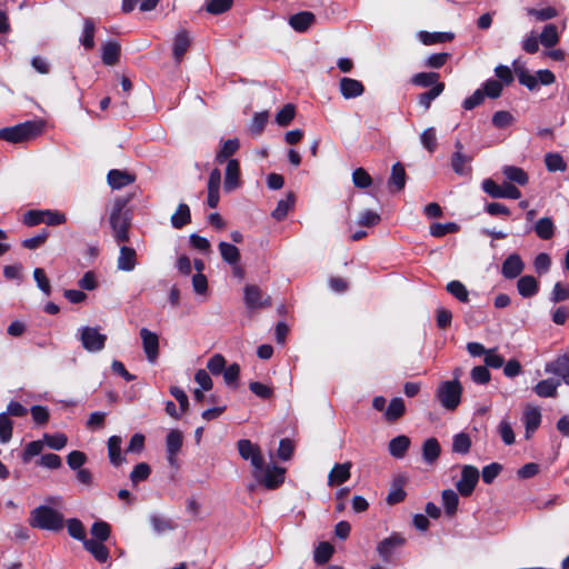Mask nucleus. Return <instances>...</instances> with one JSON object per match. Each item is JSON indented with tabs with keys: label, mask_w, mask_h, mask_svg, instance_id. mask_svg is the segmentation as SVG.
Segmentation results:
<instances>
[{
	"label": "nucleus",
	"mask_w": 569,
	"mask_h": 569,
	"mask_svg": "<svg viewBox=\"0 0 569 569\" xmlns=\"http://www.w3.org/2000/svg\"><path fill=\"white\" fill-rule=\"evenodd\" d=\"M29 522L33 528L57 532L63 528V516L49 506H39L31 511Z\"/></svg>",
	"instance_id": "1"
},
{
	"label": "nucleus",
	"mask_w": 569,
	"mask_h": 569,
	"mask_svg": "<svg viewBox=\"0 0 569 569\" xmlns=\"http://www.w3.org/2000/svg\"><path fill=\"white\" fill-rule=\"evenodd\" d=\"M121 438L119 436H111L108 439V455L110 462L113 466H119L122 461H127V456L142 450V433H136L127 449L124 450V457L121 458Z\"/></svg>",
	"instance_id": "2"
},
{
	"label": "nucleus",
	"mask_w": 569,
	"mask_h": 569,
	"mask_svg": "<svg viewBox=\"0 0 569 569\" xmlns=\"http://www.w3.org/2000/svg\"><path fill=\"white\" fill-rule=\"evenodd\" d=\"M284 468L276 465H264V460L252 469L253 478L267 489L278 488L284 480Z\"/></svg>",
	"instance_id": "3"
},
{
	"label": "nucleus",
	"mask_w": 569,
	"mask_h": 569,
	"mask_svg": "<svg viewBox=\"0 0 569 569\" xmlns=\"http://www.w3.org/2000/svg\"><path fill=\"white\" fill-rule=\"evenodd\" d=\"M124 208L126 201L119 199L114 202L110 213V226L118 242H124L128 239L129 217Z\"/></svg>",
	"instance_id": "4"
},
{
	"label": "nucleus",
	"mask_w": 569,
	"mask_h": 569,
	"mask_svg": "<svg viewBox=\"0 0 569 569\" xmlns=\"http://www.w3.org/2000/svg\"><path fill=\"white\" fill-rule=\"evenodd\" d=\"M461 392L458 380L443 381L438 386L436 396L443 408L455 410L460 403Z\"/></svg>",
	"instance_id": "5"
},
{
	"label": "nucleus",
	"mask_w": 569,
	"mask_h": 569,
	"mask_svg": "<svg viewBox=\"0 0 569 569\" xmlns=\"http://www.w3.org/2000/svg\"><path fill=\"white\" fill-rule=\"evenodd\" d=\"M43 123L41 121H26L9 127L8 142L20 143L36 138L41 133Z\"/></svg>",
	"instance_id": "6"
},
{
	"label": "nucleus",
	"mask_w": 569,
	"mask_h": 569,
	"mask_svg": "<svg viewBox=\"0 0 569 569\" xmlns=\"http://www.w3.org/2000/svg\"><path fill=\"white\" fill-rule=\"evenodd\" d=\"M79 333L81 345L87 351L99 352L104 348L107 336L101 333L97 327H81Z\"/></svg>",
	"instance_id": "7"
},
{
	"label": "nucleus",
	"mask_w": 569,
	"mask_h": 569,
	"mask_svg": "<svg viewBox=\"0 0 569 569\" xmlns=\"http://www.w3.org/2000/svg\"><path fill=\"white\" fill-rule=\"evenodd\" d=\"M482 190L496 199H519L520 190L510 182L497 184L492 179H485L481 183Z\"/></svg>",
	"instance_id": "8"
},
{
	"label": "nucleus",
	"mask_w": 569,
	"mask_h": 569,
	"mask_svg": "<svg viewBox=\"0 0 569 569\" xmlns=\"http://www.w3.org/2000/svg\"><path fill=\"white\" fill-rule=\"evenodd\" d=\"M479 470L476 467L465 465L461 468V478L456 483L458 492L462 497H469L479 481Z\"/></svg>",
	"instance_id": "9"
},
{
	"label": "nucleus",
	"mask_w": 569,
	"mask_h": 569,
	"mask_svg": "<svg viewBox=\"0 0 569 569\" xmlns=\"http://www.w3.org/2000/svg\"><path fill=\"white\" fill-rule=\"evenodd\" d=\"M406 539L399 533H392L391 536L381 540L377 546V552L383 561H389L395 551L402 547Z\"/></svg>",
	"instance_id": "10"
},
{
	"label": "nucleus",
	"mask_w": 569,
	"mask_h": 569,
	"mask_svg": "<svg viewBox=\"0 0 569 569\" xmlns=\"http://www.w3.org/2000/svg\"><path fill=\"white\" fill-rule=\"evenodd\" d=\"M239 455L242 459L249 460L252 469L258 467V465L262 463L263 457L261 455V450L259 446L252 443L248 439H241L237 442Z\"/></svg>",
	"instance_id": "11"
},
{
	"label": "nucleus",
	"mask_w": 569,
	"mask_h": 569,
	"mask_svg": "<svg viewBox=\"0 0 569 569\" xmlns=\"http://www.w3.org/2000/svg\"><path fill=\"white\" fill-rule=\"evenodd\" d=\"M244 303L249 309H258L271 305L270 297H263L258 286L247 284L244 287Z\"/></svg>",
	"instance_id": "12"
},
{
	"label": "nucleus",
	"mask_w": 569,
	"mask_h": 569,
	"mask_svg": "<svg viewBox=\"0 0 569 569\" xmlns=\"http://www.w3.org/2000/svg\"><path fill=\"white\" fill-rule=\"evenodd\" d=\"M546 373H551L560 378L566 385L569 386V356L562 355L557 359L548 362L545 367Z\"/></svg>",
	"instance_id": "13"
},
{
	"label": "nucleus",
	"mask_w": 569,
	"mask_h": 569,
	"mask_svg": "<svg viewBox=\"0 0 569 569\" xmlns=\"http://www.w3.org/2000/svg\"><path fill=\"white\" fill-rule=\"evenodd\" d=\"M525 263L518 253H512L506 258L501 266V273L506 279H515L521 274Z\"/></svg>",
	"instance_id": "14"
},
{
	"label": "nucleus",
	"mask_w": 569,
	"mask_h": 569,
	"mask_svg": "<svg viewBox=\"0 0 569 569\" xmlns=\"http://www.w3.org/2000/svg\"><path fill=\"white\" fill-rule=\"evenodd\" d=\"M339 90L345 99H353L363 94L365 87L357 79L343 77L339 81Z\"/></svg>",
	"instance_id": "15"
},
{
	"label": "nucleus",
	"mask_w": 569,
	"mask_h": 569,
	"mask_svg": "<svg viewBox=\"0 0 569 569\" xmlns=\"http://www.w3.org/2000/svg\"><path fill=\"white\" fill-rule=\"evenodd\" d=\"M149 521L156 536L166 535L177 528V523L172 519L160 513H151Z\"/></svg>",
	"instance_id": "16"
},
{
	"label": "nucleus",
	"mask_w": 569,
	"mask_h": 569,
	"mask_svg": "<svg viewBox=\"0 0 569 569\" xmlns=\"http://www.w3.org/2000/svg\"><path fill=\"white\" fill-rule=\"evenodd\" d=\"M144 357L151 365H156L159 358V337L148 329H144Z\"/></svg>",
	"instance_id": "17"
},
{
	"label": "nucleus",
	"mask_w": 569,
	"mask_h": 569,
	"mask_svg": "<svg viewBox=\"0 0 569 569\" xmlns=\"http://www.w3.org/2000/svg\"><path fill=\"white\" fill-rule=\"evenodd\" d=\"M239 176H240V166L239 161L236 159H230L227 162L226 172H224V190L230 192L238 188L239 186Z\"/></svg>",
	"instance_id": "18"
},
{
	"label": "nucleus",
	"mask_w": 569,
	"mask_h": 569,
	"mask_svg": "<svg viewBox=\"0 0 569 569\" xmlns=\"http://www.w3.org/2000/svg\"><path fill=\"white\" fill-rule=\"evenodd\" d=\"M316 17L310 11H302L289 18L290 27L297 32H306L313 23Z\"/></svg>",
	"instance_id": "19"
},
{
	"label": "nucleus",
	"mask_w": 569,
	"mask_h": 569,
	"mask_svg": "<svg viewBox=\"0 0 569 569\" xmlns=\"http://www.w3.org/2000/svg\"><path fill=\"white\" fill-rule=\"evenodd\" d=\"M541 422V412L538 407L528 406L523 412V423L526 428V437L529 438L535 432Z\"/></svg>",
	"instance_id": "20"
},
{
	"label": "nucleus",
	"mask_w": 569,
	"mask_h": 569,
	"mask_svg": "<svg viewBox=\"0 0 569 569\" xmlns=\"http://www.w3.org/2000/svg\"><path fill=\"white\" fill-rule=\"evenodd\" d=\"M351 462L336 463L328 476V485L335 486L346 482L350 478Z\"/></svg>",
	"instance_id": "21"
},
{
	"label": "nucleus",
	"mask_w": 569,
	"mask_h": 569,
	"mask_svg": "<svg viewBox=\"0 0 569 569\" xmlns=\"http://www.w3.org/2000/svg\"><path fill=\"white\" fill-rule=\"evenodd\" d=\"M560 383V379H543L535 386L533 391L536 392L537 396L541 398H553L557 396V390Z\"/></svg>",
	"instance_id": "22"
},
{
	"label": "nucleus",
	"mask_w": 569,
	"mask_h": 569,
	"mask_svg": "<svg viewBox=\"0 0 569 569\" xmlns=\"http://www.w3.org/2000/svg\"><path fill=\"white\" fill-rule=\"evenodd\" d=\"M182 446V433L178 430H171L167 436L168 461L171 466L176 465V456Z\"/></svg>",
	"instance_id": "23"
},
{
	"label": "nucleus",
	"mask_w": 569,
	"mask_h": 569,
	"mask_svg": "<svg viewBox=\"0 0 569 569\" xmlns=\"http://www.w3.org/2000/svg\"><path fill=\"white\" fill-rule=\"evenodd\" d=\"M107 180L112 189H121L134 181V178L126 171L112 169L108 172Z\"/></svg>",
	"instance_id": "24"
},
{
	"label": "nucleus",
	"mask_w": 569,
	"mask_h": 569,
	"mask_svg": "<svg viewBox=\"0 0 569 569\" xmlns=\"http://www.w3.org/2000/svg\"><path fill=\"white\" fill-rule=\"evenodd\" d=\"M101 59L106 66H114L120 59V46L116 41H109L102 46Z\"/></svg>",
	"instance_id": "25"
},
{
	"label": "nucleus",
	"mask_w": 569,
	"mask_h": 569,
	"mask_svg": "<svg viewBox=\"0 0 569 569\" xmlns=\"http://www.w3.org/2000/svg\"><path fill=\"white\" fill-rule=\"evenodd\" d=\"M441 452L440 445L436 438L427 439L422 445V458L426 463H435Z\"/></svg>",
	"instance_id": "26"
},
{
	"label": "nucleus",
	"mask_w": 569,
	"mask_h": 569,
	"mask_svg": "<svg viewBox=\"0 0 569 569\" xmlns=\"http://www.w3.org/2000/svg\"><path fill=\"white\" fill-rule=\"evenodd\" d=\"M410 447V439L405 435L397 436L389 442V453L397 459L405 457Z\"/></svg>",
	"instance_id": "27"
},
{
	"label": "nucleus",
	"mask_w": 569,
	"mask_h": 569,
	"mask_svg": "<svg viewBox=\"0 0 569 569\" xmlns=\"http://www.w3.org/2000/svg\"><path fill=\"white\" fill-rule=\"evenodd\" d=\"M517 289L520 296L523 298H530L537 295L539 284L532 276H523L519 278Z\"/></svg>",
	"instance_id": "28"
},
{
	"label": "nucleus",
	"mask_w": 569,
	"mask_h": 569,
	"mask_svg": "<svg viewBox=\"0 0 569 569\" xmlns=\"http://www.w3.org/2000/svg\"><path fill=\"white\" fill-rule=\"evenodd\" d=\"M83 547L99 562H106L109 558L108 548L100 541H97L94 539H88L84 540Z\"/></svg>",
	"instance_id": "29"
},
{
	"label": "nucleus",
	"mask_w": 569,
	"mask_h": 569,
	"mask_svg": "<svg viewBox=\"0 0 569 569\" xmlns=\"http://www.w3.org/2000/svg\"><path fill=\"white\" fill-rule=\"evenodd\" d=\"M171 224L176 229H181L191 221L190 208L187 203H179L177 210L170 218Z\"/></svg>",
	"instance_id": "30"
},
{
	"label": "nucleus",
	"mask_w": 569,
	"mask_h": 569,
	"mask_svg": "<svg viewBox=\"0 0 569 569\" xmlns=\"http://www.w3.org/2000/svg\"><path fill=\"white\" fill-rule=\"evenodd\" d=\"M389 187L395 191H401L406 186V171L400 162H397L391 168V176L389 178Z\"/></svg>",
	"instance_id": "31"
},
{
	"label": "nucleus",
	"mask_w": 569,
	"mask_h": 569,
	"mask_svg": "<svg viewBox=\"0 0 569 569\" xmlns=\"http://www.w3.org/2000/svg\"><path fill=\"white\" fill-rule=\"evenodd\" d=\"M470 161L471 158L465 153L453 152L451 157L452 170L459 176H467L471 172V167L469 166Z\"/></svg>",
	"instance_id": "32"
},
{
	"label": "nucleus",
	"mask_w": 569,
	"mask_h": 569,
	"mask_svg": "<svg viewBox=\"0 0 569 569\" xmlns=\"http://www.w3.org/2000/svg\"><path fill=\"white\" fill-rule=\"evenodd\" d=\"M218 247L223 261L231 266H237L239 263L240 251L234 244L221 241Z\"/></svg>",
	"instance_id": "33"
},
{
	"label": "nucleus",
	"mask_w": 569,
	"mask_h": 569,
	"mask_svg": "<svg viewBox=\"0 0 569 569\" xmlns=\"http://www.w3.org/2000/svg\"><path fill=\"white\" fill-rule=\"evenodd\" d=\"M136 251L126 246L121 247L118 258V268L123 271H131L136 267Z\"/></svg>",
	"instance_id": "34"
},
{
	"label": "nucleus",
	"mask_w": 569,
	"mask_h": 569,
	"mask_svg": "<svg viewBox=\"0 0 569 569\" xmlns=\"http://www.w3.org/2000/svg\"><path fill=\"white\" fill-rule=\"evenodd\" d=\"M406 411L405 401L402 398H392L385 411V418L388 421H396L403 416Z\"/></svg>",
	"instance_id": "35"
},
{
	"label": "nucleus",
	"mask_w": 569,
	"mask_h": 569,
	"mask_svg": "<svg viewBox=\"0 0 569 569\" xmlns=\"http://www.w3.org/2000/svg\"><path fill=\"white\" fill-rule=\"evenodd\" d=\"M190 46V38L186 31H180L173 41V57L177 62H180Z\"/></svg>",
	"instance_id": "36"
},
{
	"label": "nucleus",
	"mask_w": 569,
	"mask_h": 569,
	"mask_svg": "<svg viewBox=\"0 0 569 569\" xmlns=\"http://www.w3.org/2000/svg\"><path fill=\"white\" fill-rule=\"evenodd\" d=\"M239 147L240 142L237 138L223 141L216 154V161L219 163L224 162L229 157L233 156L238 151Z\"/></svg>",
	"instance_id": "37"
},
{
	"label": "nucleus",
	"mask_w": 569,
	"mask_h": 569,
	"mask_svg": "<svg viewBox=\"0 0 569 569\" xmlns=\"http://www.w3.org/2000/svg\"><path fill=\"white\" fill-rule=\"evenodd\" d=\"M439 73L437 72H419V73H416L411 77V83L417 86V87H420V88H428V87H433L436 86L437 83H441L439 81Z\"/></svg>",
	"instance_id": "38"
},
{
	"label": "nucleus",
	"mask_w": 569,
	"mask_h": 569,
	"mask_svg": "<svg viewBox=\"0 0 569 569\" xmlns=\"http://www.w3.org/2000/svg\"><path fill=\"white\" fill-rule=\"evenodd\" d=\"M420 41L426 46H431L435 43H442L453 39V34L450 32H428L420 31L419 33Z\"/></svg>",
	"instance_id": "39"
},
{
	"label": "nucleus",
	"mask_w": 569,
	"mask_h": 569,
	"mask_svg": "<svg viewBox=\"0 0 569 569\" xmlns=\"http://www.w3.org/2000/svg\"><path fill=\"white\" fill-rule=\"evenodd\" d=\"M442 506L448 516H453L457 512L459 505L458 493L452 489H446L441 493Z\"/></svg>",
	"instance_id": "40"
},
{
	"label": "nucleus",
	"mask_w": 569,
	"mask_h": 569,
	"mask_svg": "<svg viewBox=\"0 0 569 569\" xmlns=\"http://www.w3.org/2000/svg\"><path fill=\"white\" fill-rule=\"evenodd\" d=\"M535 231L543 240H549L555 234V224L551 218L545 217L536 222Z\"/></svg>",
	"instance_id": "41"
},
{
	"label": "nucleus",
	"mask_w": 569,
	"mask_h": 569,
	"mask_svg": "<svg viewBox=\"0 0 569 569\" xmlns=\"http://www.w3.org/2000/svg\"><path fill=\"white\" fill-rule=\"evenodd\" d=\"M445 90V83H437L430 90L422 92L418 97V102L425 110H428L431 102L438 98Z\"/></svg>",
	"instance_id": "42"
},
{
	"label": "nucleus",
	"mask_w": 569,
	"mask_h": 569,
	"mask_svg": "<svg viewBox=\"0 0 569 569\" xmlns=\"http://www.w3.org/2000/svg\"><path fill=\"white\" fill-rule=\"evenodd\" d=\"M293 203L295 196L293 193L290 192L288 193L286 199H281L278 201L277 207L272 211L271 216L278 221L283 220L287 217L289 210L293 207Z\"/></svg>",
	"instance_id": "43"
},
{
	"label": "nucleus",
	"mask_w": 569,
	"mask_h": 569,
	"mask_svg": "<svg viewBox=\"0 0 569 569\" xmlns=\"http://www.w3.org/2000/svg\"><path fill=\"white\" fill-rule=\"evenodd\" d=\"M502 173L509 181L516 182L520 186H525L528 182V174L519 167L506 166L502 169Z\"/></svg>",
	"instance_id": "44"
},
{
	"label": "nucleus",
	"mask_w": 569,
	"mask_h": 569,
	"mask_svg": "<svg viewBox=\"0 0 569 569\" xmlns=\"http://www.w3.org/2000/svg\"><path fill=\"white\" fill-rule=\"evenodd\" d=\"M539 41L547 48L555 47L559 41L557 27L552 23L545 26L539 37Z\"/></svg>",
	"instance_id": "45"
},
{
	"label": "nucleus",
	"mask_w": 569,
	"mask_h": 569,
	"mask_svg": "<svg viewBox=\"0 0 569 569\" xmlns=\"http://www.w3.org/2000/svg\"><path fill=\"white\" fill-rule=\"evenodd\" d=\"M447 291L452 295L460 302L469 301V292L466 286L459 280H452L446 286Z\"/></svg>",
	"instance_id": "46"
},
{
	"label": "nucleus",
	"mask_w": 569,
	"mask_h": 569,
	"mask_svg": "<svg viewBox=\"0 0 569 569\" xmlns=\"http://www.w3.org/2000/svg\"><path fill=\"white\" fill-rule=\"evenodd\" d=\"M80 42L87 50H91L94 47V23L89 18L84 19Z\"/></svg>",
	"instance_id": "47"
},
{
	"label": "nucleus",
	"mask_w": 569,
	"mask_h": 569,
	"mask_svg": "<svg viewBox=\"0 0 569 569\" xmlns=\"http://www.w3.org/2000/svg\"><path fill=\"white\" fill-rule=\"evenodd\" d=\"M471 448V439L465 432L457 433L452 439V451L460 455H466Z\"/></svg>",
	"instance_id": "48"
},
{
	"label": "nucleus",
	"mask_w": 569,
	"mask_h": 569,
	"mask_svg": "<svg viewBox=\"0 0 569 569\" xmlns=\"http://www.w3.org/2000/svg\"><path fill=\"white\" fill-rule=\"evenodd\" d=\"M545 164L548 171H565L567 169V164L561 154L557 152L547 153L545 157Z\"/></svg>",
	"instance_id": "49"
},
{
	"label": "nucleus",
	"mask_w": 569,
	"mask_h": 569,
	"mask_svg": "<svg viewBox=\"0 0 569 569\" xmlns=\"http://www.w3.org/2000/svg\"><path fill=\"white\" fill-rule=\"evenodd\" d=\"M67 437L64 433L57 432L53 435L44 433L43 435V443H46L49 448L54 450H61L67 445Z\"/></svg>",
	"instance_id": "50"
},
{
	"label": "nucleus",
	"mask_w": 569,
	"mask_h": 569,
	"mask_svg": "<svg viewBox=\"0 0 569 569\" xmlns=\"http://www.w3.org/2000/svg\"><path fill=\"white\" fill-rule=\"evenodd\" d=\"M516 74L520 84L527 87L529 90L538 88V79L536 74L530 73L525 68L516 69Z\"/></svg>",
	"instance_id": "51"
},
{
	"label": "nucleus",
	"mask_w": 569,
	"mask_h": 569,
	"mask_svg": "<svg viewBox=\"0 0 569 569\" xmlns=\"http://www.w3.org/2000/svg\"><path fill=\"white\" fill-rule=\"evenodd\" d=\"M68 533L79 541L84 543L86 532L82 522L79 519L72 518L67 521Z\"/></svg>",
	"instance_id": "52"
},
{
	"label": "nucleus",
	"mask_w": 569,
	"mask_h": 569,
	"mask_svg": "<svg viewBox=\"0 0 569 569\" xmlns=\"http://www.w3.org/2000/svg\"><path fill=\"white\" fill-rule=\"evenodd\" d=\"M333 547L329 542H320L315 550L313 559L317 563L323 565L331 558Z\"/></svg>",
	"instance_id": "53"
},
{
	"label": "nucleus",
	"mask_w": 569,
	"mask_h": 569,
	"mask_svg": "<svg viewBox=\"0 0 569 569\" xmlns=\"http://www.w3.org/2000/svg\"><path fill=\"white\" fill-rule=\"evenodd\" d=\"M13 423L7 413H0V442L7 443L12 438Z\"/></svg>",
	"instance_id": "54"
},
{
	"label": "nucleus",
	"mask_w": 569,
	"mask_h": 569,
	"mask_svg": "<svg viewBox=\"0 0 569 569\" xmlns=\"http://www.w3.org/2000/svg\"><path fill=\"white\" fill-rule=\"evenodd\" d=\"M296 109L295 106L288 103L283 106L278 113L276 114V121L279 126L286 127L288 126L295 118Z\"/></svg>",
	"instance_id": "55"
},
{
	"label": "nucleus",
	"mask_w": 569,
	"mask_h": 569,
	"mask_svg": "<svg viewBox=\"0 0 569 569\" xmlns=\"http://www.w3.org/2000/svg\"><path fill=\"white\" fill-rule=\"evenodd\" d=\"M43 449V441L41 440H34L29 443H27L22 455L21 459L23 463H28L33 457L41 453Z\"/></svg>",
	"instance_id": "56"
},
{
	"label": "nucleus",
	"mask_w": 569,
	"mask_h": 569,
	"mask_svg": "<svg viewBox=\"0 0 569 569\" xmlns=\"http://www.w3.org/2000/svg\"><path fill=\"white\" fill-rule=\"evenodd\" d=\"M91 535L94 540L103 542L110 536V526L104 521H96L91 527Z\"/></svg>",
	"instance_id": "57"
},
{
	"label": "nucleus",
	"mask_w": 569,
	"mask_h": 569,
	"mask_svg": "<svg viewBox=\"0 0 569 569\" xmlns=\"http://www.w3.org/2000/svg\"><path fill=\"white\" fill-rule=\"evenodd\" d=\"M457 230L458 226L455 222H436L430 226V234L437 238L443 237L447 233L456 232Z\"/></svg>",
	"instance_id": "58"
},
{
	"label": "nucleus",
	"mask_w": 569,
	"mask_h": 569,
	"mask_svg": "<svg viewBox=\"0 0 569 569\" xmlns=\"http://www.w3.org/2000/svg\"><path fill=\"white\" fill-rule=\"evenodd\" d=\"M381 218L380 214L372 210H363L360 212L358 218V224L362 227H373L377 226L380 222Z\"/></svg>",
	"instance_id": "59"
},
{
	"label": "nucleus",
	"mask_w": 569,
	"mask_h": 569,
	"mask_svg": "<svg viewBox=\"0 0 569 569\" xmlns=\"http://www.w3.org/2000/svg\"><path fill=\"white\" fill-rule=\"evenodd\" d=\"M208 370L214 375H221L226 369V359L222 355L216 353L213 355L207 362Z\"/></svg>",
	"instance_id": "60"
},
{
	"label": "nucleus",
	"mask_w": 569,
	"mask_h": 569,
	"mask_svg": "<svg viewBox=\"0 0 569 569\" xmlns=\"http://www.w3.org/2000/svg\"><path fill=\"white\" fill-rule=\"evenodd\" d=\"M352 182L357 188L363 189L372 183V179L365 169L357 168L352 172Z\"/></svg>",
	"instance_id": "61"
},
{
	"label": "nucleus",
	"mask_w": 569,
	"mask_h": 569,
	"mask_svg": "<svg viewBox=\"0 0 569 569\" xmlns=\"http://www.w3.org/2000/svg\"><path fill=\"white\" fill-rule=\"evenodd\" d=\"M421 144L430 152H433L437 148V137L433 127L426 129L420 136Z\"/></svg>",
	"instance_id": "62"
},
{
	"label": "nucleus",
	"mask_w": 569,
	"mask_h": 569,
	"mask_svg": "<svg viewBox=\"0 0 569 569\" xmlns=\"http://www.w3.org/2000/svg\"><path fill=\"white\" fill-rule=\"evenodd\" d=\"M232 6V0H209L207 2V11L212 14H220L228 11Z\"/></svg>",
	"instance_id": "63"
},
{
	"label": "nucleus",
	"mask_w": 569,
	"mask_h": 569,
	"mask_svg": "<svg viewBox=\"0 0 569 569\" xmlns=\"http://www.w3.org/2000/svg\"><path fill=\"white\" fill-rule=\"evenodd\" d=\"M569 299V286H565L561 282H557L550 295V300L553 303H558Z\"/></svg>",
	"instance_id": "64"
}]
</instances>
